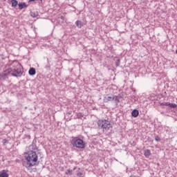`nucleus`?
I'll use <instances>...</instances> for the list:
<instances>
[{
	"mask_svg": "<svg viewBox=\"0 0 177 177\" xmlns=\"http://www.w3.org/2000/svg\"><path fill=\"white\" fill-rule=\"evenodd\" d=\"M29 75H35L37 74V71H35V68H30L28 71Z\"/></svg>",
	"mask_w": 177,
	"mask_h": 177,
	"instance_id": "6",
	"label": "nucleus"
},
{
	"mask_svg": "<svg viewBox=\"0 0 177 177\" xmlns=\"http://www.w3.org/2000/svg\"><path fill=\"white\" fill-rule=\"evenodd\" d=\"M66 175H72L73 174V171L71 170H67V171L66 172Z\"/></svg>",
	"mask_w": 177,
	"mask_h": 177,
	"instance_id": "15",
	"label": "nucleus"
},
{
	"mask_svg": "<svg viewBox=\"0 0 177 177\" xmlns=\"http://www.w3.org/2000/svg\"><path fill=\"white\" fill-rule=\"evenodd\" d=\"M30 16H31V17L35 18V17H37L39 16V15H38V12H32L30 13Z\"/></svg>",
	"mask_w": 177,
	"mask_h": 177,
	"instance_id": "13",
	"label": "nucleus"
},
{
	"mask_svg": "<svg viewBox=\"0 0 177 177\" xmlns=\"http://www.w3.org/2000/svg\"><path fill=\"white\" fill-rule=\"evenodd\" d=\"M40 2H42V0H40Z\"/></svg>",
	"mask_w": 177,
	"mask_h": 177,
	"instance_id": "20",
	"label": "nucleus"
},
{
	"mask_svg": "<svg viewBox=\"0 0 177 177\" xmlns=\"http://www.w3.org/2000/svg\"><path fill=\"white\" fill-rule=\"evenodd\" d=\"M176 53H177V50H176Z\"/></svg>",
	"mask_w": 177,
	"mask_h": 177,
	"instance_id": "21",
	"label": "nucleus"
},
{
	"mask_svg": "<svg viewBox=\"0 0 177 177\" xmlns=\"http://www.w3.org/2000/svg\"><path fill=\"white\" fill-rule=\"evenodd\" d=\"M3 145H6V143H8V140L4 139V140H3Z\"/></svg>",
	"mask_w": 177,
	"mask_h": 177,
	"instance_id": "18",
	"label": "nucleus"
},
{
	"mask_svg": "<svg viewBox=\"0 0 177 177\" xmlns=\"http://www.w3.org/2000/svg\"><path fill=\"white\" fill-rule=\"evenodd\" d=\"M97 126L103 131H110L113 128L111 122L107 120H99L97 121Z\"/></svg>",
	"mask_w": 177,
	"mask_h": 177,
	"instance_id": "3",
	"label": "nucleus"
},
{
	"mask_svg": "<svg viewBox=\"0 0 177 177\" xmlns=\"http://www.w3.org/2000/svg\"><path fill=\"white\" fill-rule=\"evenodd\" d=\"M18 6L20 10H21V9H24V8H27V5L26 4V3H19L18 4Z\"/></svg>",
	"mask_w": 177,
	"mask_h": 177,
	"instance_id": "11",
	"label": "nucleus"
},
{
	"mask_svg": "<svg viewBox=\"0 0 177 177\" xmlns=\"http://www.w3.org/2000/svg\"><path fill=\"white\" fill-rule=\"evenodd\" d=\"M71 143L76 149H85V142L78 137H73Z\"/></svg>",
	"mask_w": 177,
	"mask_h": 177,
	"instance_id": "4",
	"label": "nucleus"
},
{
	"mask_svg": "<svg viewBox=\"0 0 177 177\" xmlns=\"http://www.w3.org/2000/svg\"><path fill=\"white\" fill-rule=\"evenodd\" d=\"M12 8H16L19 5L17 0H10Z\"/></svg>",
	"mask_w": 177,
	"mask_h": 177,
	"instance_id": "10",
	"label": "nucleus"
},
{
	"mask_svg": "<svg viewBox=\"0 0 177 177\" xmlns=\"http://www.w3.org/2000/svg\"><path fill=\"white\" fill-rule=\"evenodd\" d=\"M164 106H169L171 109H176V107H177V105L176 104H171L169 102L165 103Z\"/></svg>",
	"mask_w": 177,
	"mask_h": 177,
	"instance_id": "9",
	"label": "nucleus"
},
{
	"mask_svg": "<svg viewBox=\"0 0 177 177\" xmlns=\"http://www.w3.org/2000/svg\"><path fill=\"white\" fill-rule=\"evenodd\" d=\"M0 177H9V174H8V171L2 170L0 171Z\"/></svg>",
	"mask_w": 177,
	"mask_h": 177,
	"instance_id": "5",
	"label": "nucleus"
},
{
	"mask_svg": "<svg viewBox=\"0 0 177 177\" xmlns=\"http://www.w3.org/2000/svg\"><path fill=\"white\" fill-rule=\"evenodd\" d=\"M113 99L114 98H113V97L111 96H108L104 97L105 102H110V100H113Z\"/></svg>",
	"mask_w": 177,
	"mask_h": 177,
	"instance_id": "14",
	"label": "nucleus"
},
{
	"mask_svg": "<svg viewBox=\"0 0 177 177\" xmlns=\"http://www.w3.org/2000/svg\"><path fill=\"white\" fill-rule=\"evenodd\" d=\"M155 140H156V142H160V140H161V138H160V137H158V136H156L155 138Z\"/></svg>",
	"mask_w": 177,
	"mask_h": 177,
	"instance_id": "16",
	"label": "nucleus"
},
{
	"mask_svg": "<svg viewBox=\"0 0 177 177\" xmlns=\"http://www.w3.org/2000/svg\"><path fill=\"white\" fill-rule=\"evenodd\" d=\"M77 176L79 177L82 176V173L81 172L77 173Z\"/></svg>",
	"mask_w": 177,
	"mask_h": 177,
	"instance_id": "19",
	"label": "nucleus"
},
{
	"mask_svg": "<svg viewBox=\"0 0 177 177\" xmlns=\"http://www.w3.org/2000/svg\"><path fill=\"white\" fill-rule=\"evenodd\" d=\"M25 160H26V164L29 168L34 167L38 162V155L34 151H28L25 153Z\"/></svg>",
	"mask_w": 177,
	"mask_h": 177,
	"instance_id": "2",
	"label": "nucleus"
},
{
	"mask_svg": "<svg viewBox=\"0 0 177 177\" xmlns=\"http://www.w3.org/2000/svg\"><path fill=\"white\" fill-rule=\"evenodd\" d=\"M131 115L132 117H134V118H136V117L139 115V111H138V109L133 110V111L131 112Z\"/></svg>",
	"mask_w": 177,
	"mask_h": 177,
	"instance_id": "7",
	"label": "nucleus"
},
{
	"mask_svg": "<svg viewBox=\"0 0 177 177\" xmlns=\"http://www.w3.org/2000/svg\"><path fill=\"white\" fill-rule=\"evenodd\" d=\"M120 66V59H118L116 62V67H119Z\"/></svg>",
	"mask_w": 177,
	"mask_h": 177,
	"instance_id": "17",
	"label": "nucleus"
},
{
	"mask_svg": "<svg viewBox=\"0 0 177 177\" xmlns=\"http://www.w3.org/2000/svg\"><path fill=\"white\" fill-rule=\"evenodd\" d=\"M23 66L17 61H13L11 64L6 66L3 72L0 73L1 80H8V75L12 77H21L23 75Z\"/></svg>",
	"mask_w": 177,
	"mask_h": 177,
	"instance_id": "1",
	"label": "nucleus"
},
{
	"mask_svg": "<svg viewBox=\"0 0 177 177\" xmlns=\"http://www.w3.org/2000/svg\"><path fill=\"white\" fill-rule=\"evenodd\" d=\"M144 156L146 157V158H149V157L151 156V152L150 151V149L145 150Z\"/></svg>",
	"mask_w": 177,
	"mask_h": 177,
	"instance_id": "8",
	"label": "nucleus"
},
{
	"mask_svg": "<svg viewBox=\"0 0 177 177\" xmlns=\"http://www.w3.org/2000/svg\"><path fill=\"white\" fill-rule=\"evenodd\" d=\"M75 24L78 28H81V27H82V21H76Z\"/></svg>",
	"mask_w": 177,
	"mask_h": 177,
	"instance_id": "12",
	"label": "nucleus"
}]
</instances>
